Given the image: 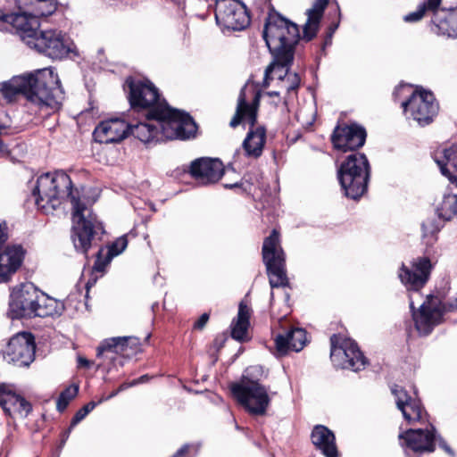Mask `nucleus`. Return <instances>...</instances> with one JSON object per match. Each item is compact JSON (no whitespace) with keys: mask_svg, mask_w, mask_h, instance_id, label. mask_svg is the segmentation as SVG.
Wrapping results in <instances>:
<instances>
[{"mask_svg":"<svg viewBox=\"0 0 457 457\" xmlns=\"http://www.w3.org/2000/svg\"><path fill=\"white\" fill-rule=\"evenodd\" d=\"M370 165L364 154H349L337 170V178L346 197L357 200L368 188Z\"/></svg>","mask_w":457,"mask_h":457,"instance_id":"9","label":"nucleus"},{"mask_svg":"<svg viewBox=\"0 0 457 457\" xmlns=\"http://www.w3.org/2000/svg\"><path fill=\"white\" fill-rule=\"evenodd\" d=\"M338 26H339V21H337V23H335L329 27L330 36L336 31V29L338 28Z\"/></svg>","mask_w":457,"mask_h":457,"instance_id":"52","label":"nucleus"},{"mask_svg":"<svg viewBox=\"0 0 457 457\" xmlns=\"http://www.w3.org/2000/svg\"><path fill=\"white\" fill-rule=\"evenodd\" d=\"M8 239L7 225L5 221L0 222V248Z\"/></svg>","mask_w":457,"mask_h":457,"instance_id":"41","label":"nucleus"},{"mask_svg":"<svg viewBox=\"0 0 457 457\" xmlns=\"http://www.w3.org/2000/svg\"><path fill=\"white\" fill-rule=\"evenodd\" d=\"M32 195L37 208L46 214L53 212L61 204L62 198H70L72 205L71 237L78 253L87 255L90 248L101 242L105 232L103 223L89 207L88 199L72 187L71 178L63 170L39 176Z\"/></svg>","mask_w":457,"mask_h":457,"instance_id":"1","label":"nucleus"},{"mask_svg":"<svg viewBox=\"0 0 457 457\" xmlns=\"http://www.w3.org/2000/svg\"><path fill=\"white\" fill-rule=\"evenodd\" d=\"M37 295V303H35V307L33 309L32 317L45 318L62 314L63 306L61 303L52 297H49L38 289Z\"/></svg>","mask_w":457,"mask_h":457,"instance_id":"31","label":"nucleus"},{"mask_svg":"<svg viewBox=\"0 0 457 457\" xmlns=\"http://www.w3.org/2000/svg\"><path fill=\"white\" fill-rule=\"evenodd\" d=\"M328 2L329 0H315L312 7L306 11L308 18L303 29V37L304 40L311 41L315 37L319 29L320 21Z\"/></svg>","mask_w":457,"mask_h":457,"instance_id":"27","label":"nucleus"},{"mask_svg":"<svg viewBox=\"0 0 457 457\" xmlns=\"http://www.w3.org/2000/svg\"><path fill=\"white\" fill-rule=\"evenodd\" d=\"M73 428V427H71H71L68 428V430H67V431H65V432L63 433V435H62V443H61V445H62V446L65 444L66 440L68 439V437H69V436H70V433H71V428Z\"/></svg>","mask_w":457,"mask_h":457,"instance_id":"49","label":"nucleus"},{"mask_svg":"<svg viewBox=\"0 0 457 457\" xmlns=\"http://www.w3.org/2000/svg\"><path fill=\"white\" fill-rule=\"evenodd\" d=\"M193 448V445H184L172 457H193L194 455L190 454V450Z\"/></svg>","mask_w":457,"mask_h":457,"instance_id":"40","label":"nucleus"},{"mask_svg":"<svg viewBox=\"0 0 457 457\" xmlns=\"http://www.w3.org/2000/svg\"><path fill=\"white\" fill-rule=\"evenodd\" d=\"M429 427L430 429H409L399 436L400 439L403 440L407 451L420 454L434 452L436 436L434 427Z\"/></svg>","mask_w":457,"mask_h":457,"instance_id":"21","label":"nucleus"},{"mask_svg":"<svg viewBox=\"0 0 457 457\" xmlns=\"http://www.w3.org/2000/svg\"><path fill=\"white\" fill-rule=\"evenodd\" d=\"M330 359L336 368L358 371L367 365V359L360 351L357 344L339 335L330 337Z\"/></svg>","mask_w":457,"mask_h":457,"instance_id":"12","label":"nucleus"},{"mask_svg":"<svg viewBox=\"0 0 457 457\" xmlns=\"http://www.w3.org/2000/svg\"><path fill=\"white\" fill-rule=\"evenodd\" d=\"M96 281V278H93V279H89L87 284H86V287L87 289L88 290L90 287H92Z\"/></svg>","mask_w":457,"mask_h":457,"instance_id":"53","label":"nucleus"},{"mask_svg":"<svg viewBox=\"0 0 457 457\" xmlns=\"http://www.w3.org/2000/svg\"><path fill=\"white\" fill-rule=\"evenodd\" d=\"M39 17L29 10H20V12L6 14L0 9V29H6L5 23H10L20 34L22 40L29 46L30 40L38 36Z\"/></svg>","mask_w":457,"mask_h":457,"instance_id":"15","label":"nucleus"},{"mask_svg":"<svg viewBox=\"0 0 457 457\" xmlns=\"http://www.w3.org/2000/svg\"><path fill=\"white\" fill-rule=\"evenodd\" d=\"M19 10H29L36 15L48 16L57 8L55 0H16Z\"/></svg>","mask_w":457,"mask_h":457,"instance_id":"33","label":"nucleus"},{"mask_svg":"<svg viewBox=\"0 0 457 457\" xmlns=\"http://www.w3.org/2000/svg\"><path fill=\"white\" fill-rule=\"evenodd\" d=\"M240 186H241V183L236 182V183H233V184H225L224 187L225 188L232 189V188H235V187H239Z\"/></svg>","mask_w":457,"mask_h":457,"instance_id":"51","label":"nucleus"},{"mask_svg":"<svg viewBox=\"0 0 457 457\" xmlns=\"http://www.w3.org/2000/svg\"><path fill=\"white\" fill-rule=\"evenodd\" d=\"M441 3L442 0H425L418 5L416 11L405 15L403 20L406 22H416L420 21L426 12H432L433 18H436V13Z\"/></svg>","mask_w":457,"mask_h":457,"instance_id":"35","label":"nucleus"},{"mask_svg":"<svg viewBox=\"0 0 457 457\" xmlns=\"http://www.w3.org/2000/svg\"><path fill=\"white\" fill-rule=\"evenodd\" d=\"M445 221L436 218H428L422 222V238L427 245H432L437 241V234L445 226Z\"/></svg>","mask_w":457,"mask_h":457,"instance_id":"34","label":"nucleus"},{"mask_svg":"<svg viewBox=\"0 0 457 457\" xmlns=\"http://www.w3.org/2000/svg\"><path fill=\"white\" fill-rule=\"evenodd\" d=\"M0 93L7 102L14 101L19 95L25 96L28 111L40 118L58 110L64 99L58 74L52 69L14 76L0 83Z\"/></svg>","mask_w":457,"mask_h":457,"instance_id":"2","label":"nucleus"},{"mask_svg":"<svg viewBox=\"0 0 457 457\" xmlns=\"http://www.w3.org/2000/svg\"><path fill=\"white\" fill-rule=\"evenodd\" d=\"M0 406L8 416L19 415L25 418L31 411V404L15 393L10 385H0Z\"/></svg>","mask_w":457,"mask_h":457,"instance_id":"22","label":"nucleus"},{"mask_svg":"<svg viewBox=\"0 0 457 457\" xmlns=\"http://www.w3.org/2000/svg\"><path fill=\"white\" fill-rule=\"evenodd\" d=\"M262 374L261 366H250L245 370L241 381L231 386L235 398L253 415H264L270 403L268 389L259 383Z\"/></svg>","mask_w":457,"mask_h":457,"instance_id":"8","label":"nucleus"},{"mask_svg":"<svg viewBox=\"0 0 457 457\" xmlns=\"http://www.w3.org/2000/svg\"><path fill=\"white\" fill-rule=\"evenodd\" d=\"M128 245V239L126 236H121L113 241L109 246L104 258L102 257L103 248H100L96 253V259L93 270L96 272L102 273L104 271L106 266L117 255L120 254Z\"/></svg>","mask_w":457,"mask_h":457,"instance_id":"30","label":"nucleus"},{"mask_svg":"<svg viewBox=\"0 0 457 457\" xmlns=\"http://www.w3.org/2000/svg\"><path fill=\"white\" fill-rule=\"evenodd\" d=\"M438 444H439V446L441 448H443L445 452H447L449 453H452L451 448L448 446V445L445 443V441L444 439H442L441 437L438 438Z\"/></svg>","mask_w":457,"mask_h":457,"instance_id":"47","label":"nucleus"},{"mask_svg":"<svg viewBox=\"0 0 457 457\" xmlns=\"http://www.w3.org/2000/svg\"><path fill=\"white\" fill-rule=\"evenodd\" d=\"M335 4L337 6V12H338V16L340 17L341 16V12H340V8H339V4L337 1H335Z\"/></svg>","mask_w":457,"mask_h":457,"instance_id":"55","label":"nucleus"},{"mask_svg":"<svg viewBox=\"0 0 457 457\" xmlns=\"http://www.w3.org/2000/svg\"><path fill=\"white\" fill-rule=\"evenodd\" d=\"M78 363H79V366H80V367L88 368L90 366V361L87 359L83 358V357L78 358Z\"/></svg>","mask_w":457,"mask_h":457,"instance_id":"48","label":"nucleus"},{"mask_svg":"<svg viewBox=\"0 0 457 457\" xmlns=\"http://www.w3.org/2000/svg\"><path fill=\"white\" fill-rule=\"evenodd\" d=\"M281 93L282 92L278 87L277 90L267 91V92H264L263 95L269 96L270 98H277L278 99V103H282L283 104V97L280 96Z\"/></svg>","mask_w":457,"mask_h":457,"instance_id":"44","label":"nucleus"},{"mask_svg":"<svg viewBox=\"0 0 457 457\" xmlns=\"http://www.w3.org/2000/svg\"><path fill=\"white\" fill-rule=\"evenodd\" d=\"M209 320V314L204 313L200 316V318L195 322L194 328L197 329L203 328Z\"/></svg>","mask_w":457,"mask_h":457,"instance_id":"43","label":"nucleus"},{"mask_svg":"<svg viewBox=\"0 0 457 457\" xmlns=\"http://www.w3.org/2000/svg\"><path fill=\"white\" fill-rule=\"evenodd\" d=\"M433 265L428 257H418L408 267L402 265L398 276L409 292L410 309L412 312L415 327L423 336L428 335L434 327L440 323L447 311L457 310V298L453 303H443L433 295H428L419 310L415 311L413 294H417L428 281Z\"/></svg>","mask_w":457,"mask_h":457,"instance_id":"4","label":"nucleus"},{"mask_svg":"<svg viewBox=\"0 0 457 457\" xmlns=\"http://www.w3.org/2000/svg\"><path fill=\"white\" fill-rule=\"evenodd\" d=\"M37 288L32 283L21 284L10 295L7 315L12 320L31 318L35 307Z\"/></svg>","mask_w":457,"mask_h":457,"instance_id":"17","label":"nucleus"},{"mask_svg":"<svg viewBox=\"0 0 457 457\" xmlns=\"http://www.w3.org/2000/svg\"><path fill=\"white\" fill-rule=\"evenodd\" d=\"M70 402L65 399L63 395H59L56 403V407L59 411H63L67 406L69 405Z\"/></svg>","mask_w":457,"mask_h":457,"instance_id":"45","label":"nucleus"},{"mask_svg":"<svg viewBox=\"0 0 457 457\" xmlns=\"http://www.w3.org/2000/svg\"><path fill=\"white\" fill-rule=\"evenodd\" d=\"M35 338L29 332H20L8 342L4 354L9 362L29 366L35 358Z\"/></svg>","mask_w":457,"mask_h":457,"instance_id":"18","label":"nucleus"},{"mask_svg":"<svg viewBox=\"0 0 457 457\" xmlns=\"http://www.w3.org/2000/svg\"><path fill=\"white\" fill-rule=\"evenodd\" d=\"M251 313V308L244 301H241L238 306L237 320L231 325V337L237 341L242 342L247 338Z\"/></svg>","mask_w":457,"mask_h":457,"instance_id":"32","label":"nucleus"},{"mask_svg":"<svg viewBox=\"0 0 457 457\" xmlns=\"http://www.w3.org/2000/svg\"><path fill=\"white\" fill-rule=\"evenodd\" d=\"M406 94H410L408 99L401 103L404 112L409 113L419 125H428L438 111V104L433 94L426 90H412L411 86L401 84L395 89L393 95L397 100L398 97Z\"/></svg>","mask_w":457,"mask_h":457,"instance_id":"10","label":"nucleus"},{"mask_svg":"<svg viewBox=\"0 0 457 457\" xmlns=\"http://www.w3.org/2000/svg\"><path fill=\"white\" fill-rule=\"evenodd\" d=\"M155 112L151 113L145 121L133 120H125L120 118L109 119L100 122L93 132L94 138L100 144L117 143L124 139L128 135H132L142 143L156 144L165 140H172L178 136V133L170 125L164 123L162 130L158 129L160 117L153 119Z\"/></svg>","mask_w":457,"mask_h":457,"instance_id":"6","label":"nucleus"},{"mask_svg":"<svg viewBox=\"0 0 457 457\" xmlns=\"http://www.w3.org/2000/svg\"><path fill=\"white\" fill-rule=\"evenodd\" d=\"M129 337H117L104 339L96 349V356L101 357L104 352L119 353L124 350Z\"/></svg>","mask_w":457,"mask_h":457,"instance_id":"36","label":"nucleus"},{"mask_svg":"<svg viewBox=\"0 0 457 457\" xmlns=\"http://www.w3.org/2000/svg\"><path fill=\"white\" fill-rule=\"evenodd\" d=\"M432 22L437 27L439 33L457 37V6L448 10L439 6Z\"/></svg>","mask_w":457,"mask_h":457,"instance_id":"28","label":"nucleus"},{"mask_svg":"<svg viewBox=\"0 0 457 457\" xmlns=\"http://www.w3.org/2000/svg\"><path fill=\"white\" fill-rule=\"evenodd\" d=\"M262 37L273 56V62L265 69L262 83V87L266 88L278 81L281 71H289L300 33L295 23L280 15H272L265 23Z\"/></svg>","mask_w":457,"mask_h":457,"instance_id":"5","label":"nucleus"},{"mask_svg":"<svg viewBox=\"0 0 457 457\" xmlns=\"http://www.w3.org/2000/svg\"><path fill=\"white\" fill-rule=\"evenodd\" d=\"M24 252L21 245L7 247L0 253V283L7 282L21 267Z\"/></svg>","mask_w":457,"mask_h":457,"instance_id":"24","label":"nucleus"},{"mask_svg":"<svg viewBox=\"0 0 457 457\" xmlns=\"http://www.w3.org/2000/svg\"><path fill=\"white\" fill-rule=\"evenodd\" d=\"M129 384H128V383H123V384H121V385L118 387V389H116L115 391L112 392L108 396L101 398V399L98 401V403H103L104 401L110 400V399H112V397L116 396L120 392L124 391V390H126V389H127V388H129Z\"/></svg>","mask_w":457,"mask_h":457,"instance_id":"42","label":"nucleus"},{"mask_svg":"<svg viewBox=\"0 0 457 457\" xmlns=\"http://www.w3.org/2000/svg\"><path fill=\"white\" fill-rule=\"evenodd\" d=\"M391 391L404 420L408 422L422 420L426 412L419 399L411 397L404 388L397 385L394 386Z\"/></svg>","mask_w":457,"mask_h":457,"instance_id":"23","label":"nucleus"},{"mask_svg":"<svg viewBox=\"0 0 457 457\" xmlns=\"http://www.w3.org/2000/svg\"><path fill=\"white\" fill-rule=\"evenodd\" d=\"M125 87L129 89L128 99L132 112L137 113V120L145 121L153 112V119H160L157 128L162 130L164 123H169L179 134L173 139H187L193 137L196 131V124L193 118L187 112L170 108L164 99H161L157 87L149 80H140L129 78Z\"/></svg>","mask_w":457,"mask_h":457,"instance_id":"3","label":"nucleus"},{"mask_svg":"<svg viewBox=\"0 0 457 457\" xmlns=\"http://www.w3.org/2000/svg\"><path fill=\"white\" fill-rule=\"evenodd\" d=\"M29 46L51 59L60 60L75 53L76 48L73 42L65 34L52 29L40 30L38 36L29 42Z\"/></svg>","mask_w":457,"mask_h":457,"instance_id":"13","label":"nucleus"},{"mask_svg":"<svg viewBox=\"0 0 457 457\" xmlns=\"http://www.w3.org/2000/svg\"><path fill=\"white\" fill-rule=\"evenodd\" d=\"M189 173L202 185L214 184L222 177L224 166L219 159L201 157L191 162Z\"/></svg>","mask_w":457,"mask_h":457,"instance_id":"19","label":"nucleus"},{"mask_svg":"<svg viewBox=\"0 0 457 457\" xmlns=\"http://www.w3.org/2000/svg\"><path fill=\"white\" fill-rule=\"evenodd\" d=\"M99 403H96L94 401H91L89 403H87V404H85L82 408H80L74 415V417L72 418V420H71V427H74L76 426L78 423H79L82 420L85 419V417L90 412L92 411L96 406Z\"/></svg>","mask_w":457,"mask_h":457,"instance_id":"37","label":"nucleus"},{"mask_svg":"<svg viewBox=\"0 0 457 457\" xmlns=\"http://www.w3.org/2000/svg\"><path fill=\"white\" fill-rule=\"evenodd\" d=\"M270 104H274V106H278V104H280L281 103H278V99L277 98H272V100L270 101Z\"/></svg>","mask_w":457,"mask_h":457,"instance_id":"54","label":"nucleus"},{"mask_svg":"<svg viewBox=\"0 0 457 457\" xmlns=\"http://www.w3.org/2000/svg\"><path fill=\"white\" fill-rule=\"evenodd\" d=\"M78 392V386H71L63 390L60 395H63L67 401L71 402L77 395Z\"/></svg>","mask_w":457,"mask_h":457,"instance_id":"39","label":"nucleus"},{"mask_svg":"<svg viewBox=\"0 0 457 457\" xmlns=\"http://www.w3.org/2000/svg\"><path fill=\"white\" fill-rule=\"evenodd\" d=\"M311 439L315 447L321 451L326 457H337V449L333 432L323 425L313 428Z\"/></svg>","mask_w":457,"mask_h":457,"instance_id":"26","label":"nucleus"},{"mask_svg":"<svg viewBox=\"0 0 457 457\" xmlns=\"http://www.w3.org/2000/svg\"><path fill=\"white\" fill-rule=\"evenodd\" d=\"M261 97L260 90L247 85L243 87L237 98L236 113L229 123L232 128L241 122L249 124L242 149L244 155L250 160H257L262 156L267 139L266 129L263 126L255 127Z\"/></svg>","mask_w":457,"mask_h":457,"instance_id":"7","label":"nucleus"},{"mask_svg":"<svg viewBox=\"0 0 457 457\" xmlns=\"http://www.w3.org/2000/svg\"><path fill=\"white\" fill-rule=\"evenodd\" d=\"M39 17L29 10H20V12L6 14L0 9V29H6L5 23H10L20 34L22 40L29 46L30 40L38 36Z\"/></svg>","mask_w":457,"mask_h":457,"instance_id":"16","label":"nucleus"},{"mask_svg":"<svg viewBox=\"0 0 457 457\" xmlns=\"http://www.w3.org/2000/svg\"><path fill=\"white\" fill-rule=\"evenodd\" d=\"M306 331L303 328H295L286 334H279L275 338V347L278 355H286L289 350L299 352L306 345Z\"/></svg>","mask_w":457,"mask_h":457,"instance_id":"25","label":"nucleus"},{"mask_svg":"<svg viewBox=\"0 0 457 457\" xmlns=\"http://www.w3.org/2000/svg\"><path fill=\"white\" fill-rule=\"evenodd\" d=\"M215 19L222 30L240 31L250 24L246 6L239 0H216Z\"/></svg>","mask_w":457,"mask_h":457,"instance_id":"14","label":"nucleus"},{"mask_svg":"<svg viewBox=\"0 0 457 457\" xmlns=\"http://www.w3.org/2000/svg\"><path fill=\"white\" fill-rule=\"evenodd\" d=\"M7 153V147L3 143L2 140H0V155H4Z\"/></svg>","mask_w":457,"mask_h":457,"instance_id":"50","label":"nucleus"},{"mask_svg":"<svg viewBox=\"0 0 457 457\" xmlns=\"http://www.w3.org/2000/svg\"><path fill=\"white\" fill-rule=\"evenodd\" d=\"M365 139V129L357 124L337 127L332 136L335 148L343 152L354 151L361 147Z\"/></svg>","mask_w":457,"mask_h":457,"instance_id":"20","label":"nucleus"},{"mask_svg":"<svg viewBox=\"0 0 457 457\" xmlns=\"http://www.w3.org/2000/svg\"><path fill=\"white\" fill-rule=\"evenodd\" d=\"M149 379L148 376L147 375H143L141 377H139L137 379H134L132 382L130 383H128L129 384V386H137L138 384H142V383H145L146 382L147 380Z\"/></svg>","mask_w":457,"mask_h":457,"instance_id":"46","label":"nucleus"},{"mask_svg":"<svg viewBox=\"0 0 457 457\" xmlns=\"http://www.w3.org/2000/svg\"><path fill=\"white\" fill-rule=\"evenodd\" d=\"M11 125L12 120L10 116L4 109H0V135L4 133Z\"/></svg>","mask_w":457,"mask_h":457,"instance_id":"38","label":"nucleus"},{"mask_svg":"<svg viewBox=\"0 0 457 457\" xmlns=\"http://www.w3.org/2000/svg\"><path fill=\"white\" fill-rule=\"evenodd\" d=\"M301 84V78L296 72L281 71L278 74V81L275 85L285 93L283 96V107L287 110L288 103L297 95V90Z\"/></svg>","mask_w":457,"mask_h":457,"instance_id":"29","label":"nucleus"},{"mask_svg":"<svg viewBox=\"0 0 457 457\" xmlns=\"http://www.w3.org/2000/svg\"><path fill=\"white\" fill-rule=\"evenodd\" d=\"M262 259L266 266L271 287H286L288 284L286 271L285 253L280 246L279 235L273 229L262 245Z\"/></svg>","mask_w":457,"mask_h":457,"instance_id":"11","label":"nucleus"}]
</instances>
